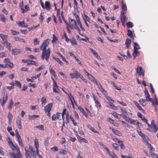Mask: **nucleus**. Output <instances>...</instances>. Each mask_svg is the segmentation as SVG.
I'll use <instances>...</instances> for the list:
<instances>
[{"label":"nucleus","instance_id":"obj_64","mask_svg":"<svg viewBox=\"0 0 158 158\" xmlns=\"http://www.w3.org/2000/svg\"><path fill=\"white\" fill-rule=\"evenodd\" d=\"M150 86L151 88V92L153 94L155 93V91L153 87V86L152 85V84L151 83L150 84Z\"/></svg>","mask_w":158,"mask_h":158},{"label":"nucleus","instance_id":"obj_19","mask_svg":"<svg viewBox=\"0 0 158 158\" xmlns=\"http://www.w3.org/2000/svg\"><path fill=\"white\" fill-rule=\"evenodd\" d=\"M16 123L19 129H22V122L21 119L20 118H19L16 120Z\"/></svg>","mask_w":158,"mask_h":158},{"label":"nucleus","instance_id":"obj_3","mask_svg":"<svg viewBox=\"0 0 158 158\" xmlns=\"http://www.w3.org/2000/svg\"><path fill=\"white\" fill-rule=\"evenodd\" d=\"M13 150H16L17 151V153L15 154L14 153H12L13 156V158H22V156L20 152V149L19 147H17L16 148H15Z\"/></svg>","mask_w":158,"mask_h":158},{"label":"nucleus","instance_id":"obj_44","mask_svg":"<svg viewBox=\"0 0 158 158\" xmlns=\"http://www.w3.org/2000/svg\"><path fill=\"white\" fill-rule=\"evenodd\" d=\"M105 97L106 98V99L108 100L109 102H114V100L111 98L109 96L106 95H105Z\"/></svg>","mask_w":158,"mask_h":158},{"label":"nucleus","instance_id":"obj_50","mask_svg":"<svg viewBox=\"0 0 158 158\" xmlns=\"http://www.w3.org/2000/svg\"><path fill=\"white\" fill-rule=\"evenodd\" d=\"M36 128H38L39 130H44V127L43 125H41L39 126H36L35 127Z\"/></svg>","mask_w":158,"mask_h":158},{"label":"nucleus","instance_id":"obj_21","mask_svg":"<svg viewBox=\"0 0 158 158\" xmlns=\"http://www.w3.org/2000/svg\"><path fill=\"white\" fill-rule=\"evenodd\" d=\"M74 15L77 20V23L78 24V25H79L80 28L81 27H82L81 23L80 21V19L78 15L76 14H74Z\"/></svg>","mask_w":158,"mask_h":158},{"label":"nucleus","instance_id":"obj_53","mask_svg":"<svg viewBox=\"0 0 158 158\" xmlns=\"http://www.w3.org/2000/svg\"><path fill=\"white\" fill-rule=\"evenodd\" d=\"M107 121L109 122L110 123L114 124V120L112 119L110 117L108 118L107 119Z\"/></svg>","mask_w":158,"mask_h":158},{"label":"nucleus","instance_id":"obj_60","mask_svg":"<svg viewBox=\"0 0 158 158\" xmlns=\"http://www.w3.org/2000/svg\"><path fill=\"white\" fill-rule=\"evenodd\" d=\"M11 32L12 34L13 35H16L19 34V32L16 31L11 30Z\"/></svg>","mask_w":158,"mask_h":158},{"label":"nucleus","instance_id":"obj_40","mask_svg":"<svg viewBox=\"0 0 158 158\" xmlns=\"http://www.w3.org/2000/svg\"><path fill=\"white\" fill-rule=\"evenodd\" d=\"M13 117L11 114L10 112H9L8 114V118L9 123H10L12 122Z\"/></svg>","mask_w":158,"mask_h":158},{"label":"nucleus","instance_id":"obj_52","mask_svg":"<svg viewBox=\"0 0 158 158\" xmlns=\"http://www.w3.org/2000/svg\"><path fill=\"white\" fill-rule=\"evenodd\" d=\"M41 102L42 104H45L47 102V100L45 97H43L41 99Z\"/></svg>","mask_w":158,"mask_h":158},{"label":"nucleus","instance_id":"obj_29","mask_svg":"<svg viewBox=\"0 0 158 158\" xmlns=\"http://www.w3.org/2000/svg\"><path fill=\"white\" fill-rule=\"evenodd\" d=\"M134 104L135 105V106L137 107L138 109L142 111L143 112L144 111V110L143 109L142 107H141V106L139 105V104L138 103V102L136 101H134Z\"/></svg>","mask_w":158,"mask_h":158},{"label":"nucleus","instance_id":"obj_33","mask_svg":"<svg viewBox=\"0 0 158 158\" xmlns=\"http://www.w3.org/2000/svg\"><path fill=\"white\" fill-rule=\"evenodd\" d=\"M23 2L22 1L19 4V7L22 10V13H24L25 12V10L23 9Z\"/></svg>","mask_w":158,"mask_h":158},{"label":"nucleus","instance_id":"obj_17","mask_svg":"<svg viewBox=\"0 0 158 158\" xmlns=\"http://www.w3.org/2000/svg\"><path fill=\"white\" fill-rule=\"evenodd\" d=\"M0 37L3 40V43H4L8 40H7L8 37L7 35H5L3 34H0Z\"/></svg>","mask_w":158,"mask_h":158},{"label":"nucleus","instance_id":"obj_22","mask_svg":"<svg viewBox=\"0 0 158 158\" xmlns=\"http://www.w3.org/2000/svg\"><path fill=\"white\" fill-rule=\"evenodd\" d=\"M16 137L17 139H18V142L19 145L22 148H23L24 146L22 140L20 137V136H19Z\"/></svg>","mask_w":158,"mask_h":158},{"label":"nucleus","instance_id":"obj_12","mask_svg":"<svg viewBox=\"0 0 158 158\" xmlns=\"http://www.w3.org/2000/svg\"><path fill=\"white\" fill-rule=\"evenodd\" d=\"M87 76L89 80L95 83L96 85H97L98 82L97 80L92 75L89 73H88Z\"/></svg>","mask_w":158,"mask_h":158},{"label":"nucleus","instance_id":"obj_47","mask_svg":"<svg viewBox=\"0 0 158 158\" xmlns=\"http://www.w3.org/2000/svg\"><path fill=\"white\" fill-rule=\"evenodd\" d=\"M39 116L38 115H35L32 116H29V118L30 120L34 119L36 118H38Z\"/></svg>","mask_w":158,"mask_h":158},{"label":"nucleus","instance_id":"obj_28","mask_svg":"<svg viewBox=\"0 0 158 158\" xmlns=\"http://www.w3.org/2000/svg\"><path fill=\"white\" fill-rule=\"evenodd\" d=\"M87 127L90 129L92 131L94 132L95 133H98L99 134V133L98 131L97 130H95V129L92 127L91 125H87Z\"/></svg>","mask_w":158,"mask_h":158},{"label":"nucleus","instance_id":"obj_16","mask_svg":"<svg viewBox=\"0 0 158 158\" xmlns=\"http://www.w3.org/2000/svg\"><path fill=\"white\" fill-rule=\"evenodd\" d=\"M53 91L54 93H59V89L58 88V86L57 83L54 84H53Z\"/></svg>","mask_w":158,"mask_h":158},{"label":"nucleus","instance_id":"obj_23","mask_svg":"<svg viewBox=\"0 0 158 158\" xmlns=\"http://www.w3.org/2000/svg\"><path fill=\"white\" fill-rule=\"evenodd\" d=\"M131 43V40L127 38L126 39L125 44L126 48H128L129 47H130Z\"/></svg>","mask_w":158,"mask_h":158},{"label":"nucleus","instance_id":"obj_57","mask_svg":"<svg viewBox=\"0 0 158 158\" xmlns=\"http://www.w3.org/2000/svg\"><path fill=\"white\" fill-rule=\"evenodd\" d=\"M141 119L147 124L148 127L150 126V124L148 123L147 119L144 117H143L142 118H141Z\"/></svg>","mask_w":158,"mask_h":158},{"label":"nucleus","instance_id":"obj_18","mask_svg":"<svg viewBox=\"0 0 158 158\" xmlns=\"http://www.w3.org/2000/svg\"><path fill=\"white\" fill-rule=\"evenodd\" d=\"M138 50L137 48L134 47V52L133 53V59H134L135 58L136 56H138L140 54V53L138 51Z\"/></svg>","mask_w":158,"mask_h":158},{"label":"nucleus","instance_id":"obj_9","mask_svg":"<svg viewBox=\"0 0 158 158\" xmlns=\"http://www.w3.org/2000/svg\"><path fill=\"white\" fill-rule=\"evenodd\" d=\"M22 49H18L17 48L13 49L11 51V53L13 55H17L19 54L22 52Z\"/></svg>","mask_w":158,"mask_h":158},{"label":"nucleus","instance_id":"obj_26","mask_svg":"<svg viewBox=\"0 0 158 158\" xmlns=\"http://www.w3.org/2000/svg\"><path fill=\"white\" fill-rule=\"evenodd\" d=\"M7 20L6 18L2 14H0V20L3 23H6Z\"/></svg>","mask_w":158,"mask_h":158},{"label":"nucleus","instance_id":"obj_10","mask_svg":"<svg viewBox=\"0 0 158 158\" xmlns=\"http://www.w3.org/2000/svg\"><path fill=\"white\" fill-rule=\"evenodd\" d=\"M29 147L30 150V151H29V153L30 152L31 155H32L34 157H36V154L33 147L29 144Z\"/></svg>","mask_w":158,"mask_h":158},{"label":"nucleus","instance_id":"obj_39","mask_svg":"<svg viewBox=\"0 0 158 158\" xmlns=\"http://www.w3.org/2000/svg\"><path fill=\"white\" fill-rule=\"evenodd\" d=\"M127 35L128 36L130 37L131 38H133L134 37L132 34V31L130 30H127Z\"/></svg>","mask_w":158,"mask_h":158},{"label":"nucleus","instance_id":"obj_31","mask_svg":"<svg viewBox=\"0 0 158 158\" xmlns=\"http://www.w3.org/2000/svg\"><path fill=\"white\" fill-rule=\"evenodd\" d=\"M45 6L47 10H49L51 9L50 4L49 2L48 1H46L45 2Z\"/></svg>","mask_w":158,"mask_h":158},{"label":"nucleus","instance_id":"obj_4","mask_svg":"<svg viewBox=\"0 0 158 158\" xmlns=\"http://www.w3.org/2000/svg\"><path fill=\"white\" fill-rule=\"evenodd\" d=\"M136 72L137 73L139 76H142L143 77H144L145 72L142 67L139 66L138 65L136 69Z\"/></svg>","mask_w":158,"mask_h":158},{"label":"nucleus","instance_id":"obj_51","mask_svg":"<svg viewBox=\"0 0 158 158\" xmlns=\"http://www.w3.org/2000/svg\"><path fill=\"white\" fill-rule=\"evenodd\" d=\"M34 44L35 45L39 44L40 41L38 40L37 38H35L33 40Z\"/></svg>","mask_w":158,"mask_h":158},{"label":"nucleus","instance_id":"obj_25","mask_svg":"<svg viewBox=\"0 0 158 158\" xmlns=\"http://www.w3.org/2000/svg\"><path fill=\"white\" fill-rule=\"evenodd\" d=\"M94 100L96 106L100 108H101V105L100 103L98 102V99H96L94 96Z\"/></svg>","mask_w":158,"mask_h":158},{"label":"nucleus","instance_id":"obj_11","mask_svg":"<svg viewBox=\"0 0 158 158\" xmlns=\"http://www.w3.org/2000/svg\"><path fill=\"white\" fill-rule=\"evenodd\" d=\"M97 85L98 88L99 89L100 91L103 94H106V91L102 87L100 82H99V83L98 82L97 85Z\"/></svg>","mask_w":158,"mask_h":158},{"label":"nucleus","instance_id":"obj_41","mask_svg":"<svg viewBox=\"0 0 158 158\" xmlns=\"http://www.w3.org/2000/svg\"><path fill=\"white\" fill-rule=\"evenodd\" d=\"M34 145L35 148H39L38 140L37 139H35L34 140Z\"/></svg>","mask_w":158,"mask_h":158},{"label":"nucleus","instance_id":"obj_54","mask_svg":"<svg viewBox=\"0 0 158 158\" xmlns=\"http://www.w3.org/2000/svg\"><path fill=\"white\" fill-rule=\"evenodd\" d=\"M61 114L58 112H57L56 113V118H57L58 119L61 120Z\"/></svg>","mask_w":158,"mask_h":158},{"label":"nucleus","instance_id":"obj_7","mask_svg":"<svg viewBox=\"0 0 158 158\" xmlns=\"http://www.w3.org/2000/svg\"><path fill=\"white\" fill-rule=\"evenodd\" d=\"M74 70V73H70L69 75L71 77L72 79L74 78L78 79L79 78V76L80 73L76 70H75V69Z\"/></svg>","mask_w":158,"mask_h":158},{"label":"nucleus","instance_id":"obj_14","mask_svg":"<svg viewBox=\"0 0 158 158\" xmlns=\"http://www.w3.org/2000/svg\"><path fill=\"white\" fill-rule=\"evenodd\" d=\"M122 11H123L124 12H126L127 11V7L125 2L124 0H123L121 2Z\"/></svg>","mask_w":158,"mask_h":158},{"label":"nucleus","instance_id":"obj_24","mask_svg":"<svg viewBox=\"0 0 158 158\" xmlns=\"http://www.w3.org/2000/svg\"><path fill=\"white\" fill-rule=\"evenodd\" d=\"M2 44H3L6 46V48L10 51L11 49V44L9 42L7 41L5 42L4 43H2Z\"/></svg>","mask_w":158,"mask_h":158},{"label":"nucleus","instance_id":"obj_6","mask_svg":"<svg viewBox=\"0 0 158 158\" xmlns=\"http://www.w3.org/2000/svg\"><path fill=\"white\" fill-rule=\"evenodd\" d=\"M6 140L8 143V145L12 149V150L18 147L17 146H15L14 145L12 141L9 137H8L6 138Z\"/></svg>","mask_w":158,"mask_h":158},{"label":"nucleus","instance_id":"obj_46","mask_svg":"<svg viewBox=\"0 0 158 158\" xmlns=\"http://www.w3.org/2000/svg\"><path fill=\"white\" fill-rule=\"evenodd\" d=\"M113 102H109L110 105L111 107V108L114 110H117V107L116 106H115L114 105V104H113Z\"/></svg>","mask_w":158,"mask_h":158},{"label":"nucleus","instance_id":"obj_2","mask_svg":"<svg viewBox=\"0 0 158 158\" xmlns=\"http://www.w3.org/2000/svg\"><path fill=\"white\" fill-rule=\"evenodd\" d=\"M69 23H68V24L67 25L71 29H75L76 28V27H77V23L75 20L69 18Z\"/></svg>","mask_w":158,"mask_h":158},{"label":"nucleus","instance_id":"obj_27","mask_svg":"<svg viewBox=\"0 0 158 158\" xmlns=\"http://www.w3.org/2000/svg\"><path fill=\"white\" fill-rule=\"evenodd\" d=\"M14 38L16 41H19L24 43H25L26 42V41L24 39L20 38V37L15 36Z\"/></svg>","mask_w":158,"mask_h":158},{"label":"nucleus","instance_id":"obj_36","mask_svg":"<svg viewBox=\"0 0 158 158\" xmlns=\"http://www.w3.org/2000/svg\"><path fill=\"white\" fill-rule=\"evenodd\" d=\"M29 62L27 63V65H29L31 64H34L36 66H38L37 64V63H35V62L33 60H29Z\"/></svg>","mask_w":158,"mask_h":158},{"label":"nucleus","instance_id":"obj_8","mask_svg":"<svg viewBox=\"0 0 158 158\" xmlns=\"http://www.w3.org/2000/svg\"><path fill=\"white\" fill-rule=\"evenodd\" d=\"M53 106V103H50L45 106L44 107V111L45 113H47V112H50Z\"/></svg>","mask_w":158,"mask_h":158},{"label":"nucleus","instance_id":"obj_43","mask_svg":"<svg viewBox=\"0 0 158 158\" xmlns=\"http://www.w3.org/2000/svg\"><path fill=\"white\" fill-rule=\"evenodd\" d=\"M49 69L50 72V73L51 74H52V75L54 77H55L56 76V74L55 71L53 70L52 68L51 67V66H50Z\"/></svg>","mask_w":158,"mask_h":158},{"label":"nucleus","instance_id":"obj_55","mask_svg":"<svg viewBox=\"0 0 158 158\" xmlns=\"http://www.w3.org/2000/svg\"><path fill=\"white\" fill-rule=\"evenodd\" d=\"M150 153L151 155L154 158H157L158 157L157 155L154 152H150Z\"/></svg>","mask_w":158,"mask_h":158},{"label":"nucleus","instance_id":"obj_49","mask_svg":"<svg viewBox=\"0 0 158 158\" xmlns=\"http://www.w3.org/2000/svg\"><path fill=\"white\" fill-rule=\"evenodd\" d=\"M15 85H16L18 87L21 88V84L20 82L17 81H15Z\"/></svg>","mask_w":158,"mask_h":158},{"label":"nucleus","instance_id":"obj_63","mask_svg":"<svg viewBox=\"0 0 158 158\" xmlns=\"http://www.w3.org/2000/svg\"><path fill=\"white\" fill-rule=\"evenodd\" d=\"M6 65L8 66L10 69H12L13 67V64L12 63L10 62L9 63L6 64Z\"/></svg>","mask_w":158,"mask_h":158},{"label":"nucleus","instance_id":"obj_59","mask_svg":"<svg viewBox=\"0 0 158 158\" xmlns=\"http://www.w3.org/2000/svg\"><path fill=\"white\" fill-rule=\"evenodd\" d=\"M114 117L117 119H119V118L118 116L119 114L117 113L113 112L111 114Z\"/></svg>","mask_w":158,"mask_h":158},{"label":"nucleus","instance_id":"obj_5","mask_svg":"<svg viewBox=\"0 0 158 158\" xmlns=\"http://www.w3.org/2000/svg\"><path fill=\"white\" fill-rule=\"evenodd\" d=\"M155 122L153 120H152L151 122V124L150 125V126L154 132H156L158 130V127L156 126L155 124H154Z\"/></svg>","mask_w":158,"mask_h":158},{"label":"nucleus","instance_id":"obj_61","mask_svg":"<svg viewBox=\"0 0 158 158\" xmlns=\"http://www.w3.org/2000/svg\"><path fill=\"white\" fill-rule=\"evenodd\" d=\"M112 139L114 141L116 142H118L119 143H120V142H122V140H119L117 137H113L112 138Z\"/></svg>","mask_w":158,"mask_h":158},{"label":"nucleus","instance_id":"obj_1","mask_svg":"<svg viewBox=\"0 0 158 158\" xmlns=\"http://www.w3.org/2000/svg\"><path fill=\"white\" fill-rule=\"evenodd\" d=\"M49 40L48 39L44 40L40 47V50L42 51L41 59L42 60L45 59L47 61L48 60L51 54L50 49L49 48L46 49L49 44Z\"/></svg>","mask_w":158,"mask_h":158},{"label":"nucleus","instance_id":"obj_42","mask_svg":"<svg viewBox=\"0 0 158 158\" xmlns=\"http://www.w3.org/2000/svg\"><path fill=\"white\" fill-rule=\"evenodd\" d=\"M14 104V102L12 99H11L9 105L8 106V108L10 110H11L12 108V106Z\"/></svg>","mask_w":158,"mask_h":158},{"label":"nucleus","instance_id":"obj_34","mask_svg":"<svg viewBox=\"0 0 158 158\" xmlns=\"http://www.w3.org/2000/svg\"><path fill=\"white\" fill-rule=\"evenodd\" d=\"M91 51L92 52L94 56L96 57V58L98 60L100 59V56L98 55V54L95 52L93 49H90Z\"/></svg>","mask_w":158,"mask_h":158},{"label":"nucleus","instance_id":"obj_35","mask_svg":"<svg viewBox=\"0 0 158 158\" xmlns=\"http://www.w3.org/2000/svg\"><path fill=\"white\" fill-rule=\"evenodd\" d=\"M70 41L71 43V44L73 46L74 45V44L76 45L77 44L76 40L74 38V37H72L70 40Z\"/></svg>","mask_w":158,"mask_h":158},{"label":"nucleus","instance_id":"obj_45","mask_svg":"<svg viewBox=\"0 0 158 158\" xmlns=\"http://www.w3.org/2000/svg\"><path fill=\"white\" fill-rule=\"evenodd\" d=\"M69 117H70V119L73 122V125L74 126H77V123L75 121L73 117L71 115H70Z\"/></svg>","mask_w":158,"mask_h":158},{"label":"nucleus","instance_id":"obj_30","mask_svg":"<svg viewBox=\"0 0 158 158\" xmlns=\"http://www.w3.org/2000/svg\"><path fill=\"white\" fill-rule=\"evenodd\" d=\"M17 23L19 25V26L22 27H27V25H25V23L23 21H21L17 22Z\"/></svg>","mask_w":158,"mask_h":158},{"label":"nucleus","instance_id":"obj_56","mask_svg":"<svg viewBox=\"0 0 158 158\" xmlns=\"http://www.w3.org/2000/svg\"><path fill=\"white\" fill-rule=\"evenodd\" d=\"M52 36L53 39L52 40V42L53 43L56 41L58 40V39L54 34H53Z\"/></svg>","mask_w":158,"mask_h":158},{"label":"nucleus","instance_id":"obj_13","mask_svg":"<svg viewBox=\"0 0 158 158\" xmlns=\"http://www.w3.org/2000/svg\"><path fill=\"white\" fill-rule=\"evenodd\" d=\"M126 12H124L123 11H121L120 16V19L121 21H126L127 17L125 15Z\"/></svg>","mask_w":158,"mask_h":158},{"label":"nucleus","instance_id":"obj_38","mask_svg":"<svg viewBox=\"0 0 158 158\" xmlns=\"http://www.w3.org/2000/svg\"><path fill=\"white\" fill-rule=\"evenodd\" d=\"M25 150L26 152L25 155L27 158H31V156L29 154V152L27 149L26 148H25Z\"/></svg>","mask_w":158,"mask_h":158},{"label":"nucleus","instance_id":"obj_62","mask_svg":"<svg viewBox=\"0 0 158 158\" xmlns=\"http://www.w3.org/2000/svg\"><path fill=\"white\" fill-rule=\"evenodd\" d=\"M51 150L54 152L57 151L58 150V148L56 146H54L53 148H51Z\"/></svg>","mask_w":158,"mask_h":158},{"label":"nucleus","instance_id":"obj_32","mask_svg":"<svg viewBox=\"0 0 158 158\" xmlns=\"http://www.w3.org/2000/svg\"><path fill=\"white\" fill-rule=\"evenodd\" d=\"M125 117L126 118H127L128 119H127V120L128 122H130L131 124H136V122L135 120L130 118L126 116H125Z\"/></svg>","mask_w":158,"mask_h":158},{"label":"nucleus","instance_id":"obj_48","mask_svg":"<svg viewBox=\"0 0 158 158\" xmlns=\"http://www.w3.org/2000/svg\"><path fill=\"white\" fill-rule=\"evenodd\" d=\"M126 25L128 28H132L133 26L132 23L131 22H128L127 23Z\"/></svg>","mask_w":158,"mask_h":158},{"label":"nucleus","instance_id":"obj_58","mask_svg":"<svg viewBox=\"0 0 158 158\" xmlns=\"http://www.w3.org/2000/svg\"><path fill=\"white\" fill-rule=\"evenodd\" d=\"M113 146L114 148V149L116 150H119L118 145L117 143H113Z\"/></svg>","mask_w":158,"mask_h":158},{"label":"nucleus","instance_id":"obj_15","mask_svg":"<svg viewBox=\"0 0 158 158\" xmlns=\"http://www.w3.org/2000/svg\"><path fill=\"white\" fill-rule=\"evenodd\" d=\"M7 100L8 96L6 94L5 96L3 97L2 101L1 100H0L1 104L2 106H3L4 105V104L6 103Z\"/></svg>","mask_w":158,"mask_h":158},{"label":"nucleus","instance_id":"obj_20","mask_svg":"<svg viewBox=\"0 0 158 158\" xmlns=\"http://www.w3.org/2000/svg\"><path fill=\"white\" fill-rule=\"evenodd\" d=\"M110 129L112 130L113 132L114 133V134L118 136L121 135V133L118 130H115L111 127H110Z\"/></svg>","mask_w":158,"mask_h":158},{"label":"nucleus","instance_id":"obj_37","mask_svg":"<svg viewBox=\"0 0 158 158\" xmlns=\"http://www.w3.org/2000/svg\"><path fill=\"white\" fill-rule=\"evenodd\" d=\"M105 149L107 151L108 154L112 158H115V156L114 155V153H113L114 156H113L112 154L110 152V151L109 149L108 148H105Z\"/></svg>","mask_w":158,"mask_h":158}]
</instances>
